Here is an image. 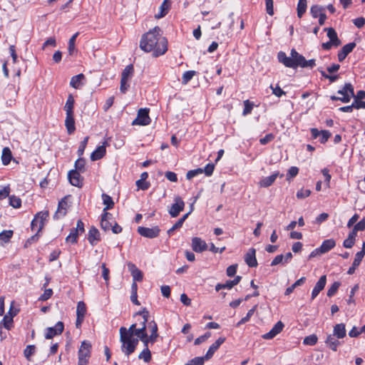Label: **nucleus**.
Listing matches in <instances>:
<instances>
[{
    "label": "nucleus",
    "instance_id": "1",
    "mask_svg": "<svg viewBox=\"0 0 365 365\" xmlns=\"http://www.w3.org/2000/svg\"><path fill=\"white\" fill-rule=\"evenodd\" d=\"M138 314L142 316L139 324L135 323L130 325L128 329L121 327L119 329L121 351L126 356H129L135 351L138 344V339L145 337L147 334L146 324L148 319V312L144 309L143 312H138Z\"/></svg>",
    "mask_w": 365,
    "mask_h": 365
},
{
    "label": "nucleus",
    "instance_id": "2",
    "mask_svg": "<svg viewBox=\"0 0 365 365\" xmlns=\"http://www.w3.org/2000/svg\"><path fill=\"white\" fill-rule=\"evenodd\" d=\"M140 48L145 52H153L155 57L163 55L168 50V41L162 36L161 29L155 26L143 35Z\"/></svg>",
    "mask_w": 365,
    "mask_h": 365
},
{
    "label": "nucleus",
    "instance_id": "3",
    "mask_svg": "<svg viewBox=\"0 0 365 365\" xmlns=\"http://www.w3.org/2000/svg\"><path fill=\"white\" fill-rule=\"evenodd\" d=\"M277 58L280 63L288 68H296L299 66L312 68L316 65L314 59L306 60L302 55L294 48L291 50L290 56H287L283 51H279L277 54Z\"/></svg>",
    "mask_w": 365,
    "mask_h": 365
},
{
    "label": "nucleus",
    "instance_id": "4",
    "mask_svg": "<svg viewBox=\"0 0 365 365\" xmlns=\"http://www.w3.org/2000/svg\"><path fill=\"white\" fill-rule=\"evenodd\" d=\"M91 347L90 342L87 341H82L78 351V365H88L89 358L91 357Z\"/></svg>",
    "mask_w": 365,
    "mask_h": 365
},
{
    "label": "nucleus",
    "instance_id": "5",
    "mask_svg": "<svg viewBox=\"0 0 365 365\" xmlns=\"http://www.w3.org/2000/svg\"><path fill=\"white\" fill-rule=\"evenodd\" d=\"M337 93L341 96L337 97L335 96H331L330 98L332 101H341L343 103H349L351 98L354 97V87L349 83H346L341 90L338 91Z\"/></svg>",
    "mask_w": 365,
    "mask_h": 365
},
{
    "label": "nucleus",
    "instance_id": "6",
    "mask_svg": "<svg viewBox=\"0 0 365 365\" xmlns=\"http://www.w3.org/2000/svg\"><path fill=\"white\" fill-rule=\"evenodd\" d=\"M84 231L83 222L81 220H78L76 227L72 229L70 234L66 238V242L76 244L77 242L78 235L84 232Z\"/></svg>",
    "mask_w": 365,
    "mask_h": 365
},
{
    "label": "nucleus",
    "instance_id": "7",
    "mask_svg": "<svg viewBox=\"0 0 365 365\" xmlns=\"http://www.w3.org/2000/svg\"><path fill=\"white\" fill-rule=\"evenodd\" d=\"M150 123L149 109L140 108L138 111L137 118L133 121L132 125H148Z\"/></svg>",
    "mask_w": 365,
    "mask_h": 365
},
{
    "label": "nucleus",
    "instance_id": "8",
    "mask_svg": "<svg viewBox=\"0 0 365 365\" xmlns=\"http://www.w3.org/2000/svg\"><path fill=\"white\" fill-rule=\"evenodd\" d=\"M185 207V203L182 198L179 196L175 197V203L172 205L169 214L173 217H176L178 216L180 212L183 210Z\"/></svg>",
    "mask_w": 365,
    "mask_h": 365
},
{
    "label": "nucleus",
    "instance_id": "9",
    "mask_svg": "<svg viewBox=\"0 0 365 365\" xmlns=\"http://www.w3.org/2000/svg\"><path fill=\"white\" fill-rule=\"evenodd\" d=\"M138 232L145 237L148 238H154L159 235L160 229L158 227H154L152 228L145 227H139L138 228Z\"/></svg>",
    "mask_w": 365,
    "mask_h": 365
},
{
    "label": "nucleus",
    "instance_id": "10",
    "mask_svg": "<svg viewBox=\"0 0 365 365\" xmlns=\"http://www.w3.org/2000/svg\"><path fill=\"white\" fill-rule=\"evenodd\" d=\"M63 323L58 322L53 327L47 328L45 337L48 339H52L56 335L61 334L63 331Z\"/></svg>",
    "mask_w": 365,
    "mask_h": 365
},
{
    "label": "nucleus",
    "instance_id": "11",
    "mask_svg": "<svg viewBox=\"0 0 365 365\" xmlns=\"http://www.w3.org/2000/svg\"><path fill=\"white\" fill-rule=\"evenodd\" d=\"M81 172L77 170H73L68 172V178L70 183L76 187H81L83 185V178L80 175Z\"/></svg>",
    "mask_w": 365,
    "mask_h": 365
},
{
    "label": "nucleus",
    "instance_id": "12",
    "mask_svg": "<svg viewBox=\"0 0 365 365\" xmlns=\"http://www.w3.org/2000/svg\"><path fill=\"white\" fill-rule=\"evenodd\" d=\"M192 248L196 252H202L207 249V245L201 238L195 237L192 239Z\"/></svg>",
    "mask_w": 365,
    "mask_h": 365
},
{
    "label": "nucleus",
    "instance_id": "13",
    "mask_svg": "<svg viewBox=\"0 0 365 365\" xmlns=\"http://www.w3.org/2000/svg\"><path fill=\"white\" fill-rule=\"evenodd\" d=\"M327 282L326 275L322 276L318 282L316 283L312 292V299H315L319 292L324 289Z\"/></svg>",
    "mask_w": 365,
    "mask_h": 365
},
{
    "label": "nucleus",
    "instance_id": "14",
    "mask_svg": "<svg viewBox=\"0 0 365 365\" xmlns=\"http://www.w3.org/2000/svg\"><path fill=\"white\" fill-rule=\"evenodd\" d=\"M225 337H220L218 338L208 349L206 354L205 358L207 359H210L214 353L219 349V347L225 341Z\"/></svg>",
    "mask_w": 365,
    "mask_h": 365
},
{
    "label": "nucleus",
    "instance_id": "15",
    "mask_svg": "<svg viewBox=\"0 0 365 365\" xmlns=\"http://www.w3.org/2000/svg\"><path fill=\"white\" fill-rule=\"evenodd\" d=\"M256 250L254 248H251L245 255V260L247 264L250 267H255L257 266V262L255 257Z\"/></svg>",
    "mask_w": 365,
    "mask_h": 365
},
{
    "label": "nucleus",
    "instance_id": "16",
    "mask_svg": "<svg viewBox=\"0 0 365 365\" xmlns=\"http://www.w3.org/2000/svg\"><path fill=\"white\" fill-rule=\"evenodd\" d=\"M67 202L66 198L62 199L58 205V209L53 215V218L56 220L60 219L66 215Z\"/></svg>",
    "mask_w": 365,
    "mask_h": 365
},
{
    "label": "nucleus",
    "instance_id": "17",
    "mask_svg": "<svg viewBox=\"0 0 365 365\" xmlns=\"http://www.w3.org/2000/svg\"><path fill=\"white\" fill-rule=\"evenodd\" d=\"M112 218V215L109 212H105L102 215L101 227L103 230L108 231L110 230V227H112L113 225L112 222H110Z\"/></svg>",
    "mask_w": 365,
    "mask_h": 365
},
{
    "label": "nucleus",
    "instance_id": "18",
    "mask_svg": "<svg viewBox=\"0 0 365 365\" xmlns=\"http://www.w3.org/2000/svg\"><path fill=\"white\" fill-rule=\"evenodd\" d=\"M106 143H103L102 145L98 146L91 155V159L93 161L98 160L102 158L106 152Z\"/></svg>",
    "mask_w": 365,
    "mask_h": 365
},
{
    "label": "nucleus",
    "instance_id": "19",
    "mask_svg": "<svg viewBox=\"0 0 365 365\" xmlns=\"http://www.w3.org/2000/svg\"><path fill=\"white\" fill-rule=\"evenodd\" d=\"M15 315L16 312H12L11 308L8 314H6L4 317L1 323L3 324L5 329H6L7 330H10L13 327V318Z\"/></svg>",
    "mask_w": 365,
    "mask_h": 365
},
{
    "label": "nucleus",
    "instance_id": "20",
    "mask_svg": "<svg viewBox=\"0 0 365 365\" xmlns=\"http://www.w3.org/2000/svg\"><path fill=\"white\" fill-rule=\"evenodd\" d=\"M88 240L92 245H96L100 240V233L98 230L92 227L88 234Z\"/></svg>",
    "mask_w": 365,
    "mask_h": 365
},
{
    "label": "nucleus",
    "instance_id": "21",
    "mask_svg": "<svg viewBox=\"0 0 365 365\" xmlns=\"http://www.w3.org/2000/svg\"><path fill=\"white\" fill-rule=\"evenodd\" d=\"M279 172H275L270 176L264 178L259 182V186L262 187H267L273 184L277 178L279 176Z\"/></svg>",
    "mask_w": 365,
    "mask_h": 365
},
{
    "label": "nucleus",
    "instance_id": "22",
    "mask_svg": "<svg viewBox=\"0 0 365 365\" xmlns=\"http://www.w3.org/2000/svg\"><path fill=\"white\" fill-rule=\"evenodd\" d=\"M325 344L331 350L336 351L338 346L340 344V342L336 339V336L334 334H329L325 341Z\"/></svg>",
    "mask_w": 365,
    "mask_h": 365
},
{
    "label": "nucleus",
    "instance_id": "23",
    "mask_svg": "<svg viewBox=\"0 0 365 365\" xmlns=\"http://www.w3.org/2000/svg\"><path fill=\"white\" fill-rule=\"evenodd\" d=\"M336 245V242L334 239H328L324 240L322 245L319 247L321 253H327L333 249Z\"/></svg>",
    "mask_w": 365,
    "mask_h": 365
},
{
    "label": "nucleus",
    "instance_id": "24",
    "mask_svg": "<svg viewBox=\"0 0 365 365\" xmlns=\"http://www.w3.org/2000/svg\"><path fill=\"white\" fill-rule=\"evenodd\" d=\"M327 31V36L329 38V41L333 43L334 46H338L341 44V41L337 36V34L335 30L332 28L324 29Z\"/></svg>",
    "mask_w": 365,
    "mask_h": 365
},
{
    "label": "nucleus",
    "instance_id": "25",
    "mask_svg": "<svg viewBox=\"0 0 365 365\" xmlns=\"http://www.w3.org/2000/svg\"><path fill=\"white\" fill-rule=\"evenodd\" d=\"M346 328L344 324H337L334 327L333 334L337 339H342L346 336Z\"/></svg>",
    "mask_w": 365,
    "mask_h": 365
},
{
    "label": "nucleus",
    "instance_id": "26",
    "mask_svg": "<svg viewBox=\"0 0 365 365\" xmlns=\"http://www.w3.org/2000/svg\"><path fill=\"white\" fill-rule=\"evenodd\" d=\"M170 7V3L169 2V0H164L159 8L160 11L157 14H155V17L156 19H160L164 17L168 14Z\"/></svg>",
    "mask_w": 365,
    "mask_h": 365
},
{
    "label": "nucleus",
    "instance_id": "27",
    "mask_svg": "<svg viewBox=\"0 0 365 365\" xmlns=\"http://www.w3.org/2000/svg\"><path fill=\"white\" fill-rule=\"evenodd\" d=\"M65 125L67 129V132L68 134L73 133L75 130V120H74V114L66 115L65 120Z\"/></svg>",
    "mask_w": 365,
    "mask_h": 365
},
{
    "label": "nucleus",
    "instance_id": "28",
    "mask_svg": "<svg viewBox=\"0 0 365 365\" xmlns=\"http://www.w3.org/2000/svg\"><path fill=\"white\" fill-rule=\"evenodd\" d=\"M85 79V76L83 73L78 74L71 78L70 85L71 87L78 89L83 85V80Z\"/></svg>",
    "mask_w": 365,
    "mask_h": 365
},
{
    "label": "nucleus",
    "instance_id": "29",
    "mask_svg": "<svg viewBox=\"0 0 365 365\" xmlns=\"http://www.w3.org/2000/svg\"><path fill=\"white\" fill-rule=\"evenodd\" d=\"M12 160V154L11 150L6 147L2 150L1 161L4 165H7Z\"/></svg>",
    "mask_w": 365,
    "mask_h": 365
},
{
    "label": "nucleus",
    "instance_id": "30",
    "mask_svg": "<svg viewBox=\"0 0 365 365\" xmlns=\"http://www.w3.org/2000/svg\"><path fill=\"white\" fill-rule=\"evenodd\" d=\"M74 102L72 95H69L64 106L66 115H73Z\"/></svg>",
    "mask_w": 365,
    "mask_h": 365
},
{
    "label": "nucleus",
    "instance_id": "31",
    "mask_svg": "<svg viewBox=\"0 0 365 365\" xmlns=\"http://www.w3.org/2000/svg\"><path fill=\"white\" fill-rule=\"evenodd\" d=\"M134 73V68L132 64L128 65L121 73V79L129 81Z\"/></svg>",
    "mask_w": 365,
    "mask_h": 365
},
{
    "label": "nucleus",
    "instance_id": "32",
    "mask_svg": "<svg viewBox=\"0 0 365 365\" xmlns=\"http://www.w3.org/2000/svg\"><path fill=\"white\" fill-rule=\"evenodd\" d=\"M49 216V213H48V211H42V212H38L34 219H37L38 220V224L41 225V227L43 228L44 225H45V222L47 221V219Z\"/></svg>",
    "mask_w": 365,
    "mask_h": 365
},
{
    "label": "nucleus",
    "instance_id": "33",
    "mask_svg": "<svg viewBox=\"0 0 365 365\" xmlns=\"http://www.w3.org/2000/svg\"><path fill=\"white\" fill-rule=\"evenodd\" d=\"M363 258L364 257H362L361 254H356L352 266L349 269L347 272L349 274H353L354 273L356 269L359 266Z\"/></svg>",
    "mask_w": 365,
    "mask_h": 365
},
{
    "label": "nucleus",
    "instance_id": "34",
    "mask_svg": "<svg viewBox=\"0 0 365 365\" xmlns=\"http://www.w3.org/2000/svg\"><path fill=\"white\" fill-rule=\"evenodd\" d=\"M310 12L312 17L315 19L325 12V8L322 6L314 5L311 7Z\"/></svg>",
    "mask_w": 365,
    "mask_h": 365
},
{
    "label": "nucleus",
    "instance_id": "35",
    "mask_svg": "<svg viewBox=\"0 0 365 365\" xmlns=\"http://www.w3.org/2000/svg\"><path fill=\"white\" fill-rule=\"evenodd\" d=\"M190 212L184 215L180 219L178 220V221L168 231V234L170 235L175 230L180 228L185 220L187 219V216L189 215Z\"/></svg>",
    "mask_w": 365,
    "mask_h": 365
},
{
    "label": "nucleus",
    "instance_id": "36",
    "mask_svg": "<svg viewBox=\"0 0 365 365\" xmlns=\"http://www.w3.org/2000/svg\"><path fill=\"white\" fill-rule=\"evenodd\" d=\"M78 34H79L78 32L76 33L69 39L68 52V54L71 56H72L76 51L75 43H76V39L77 36H78Z\"/></svg>",
    "mask_w": 365,
    "mask_h": 365
},
{
    "label": "nucleus",
    "instance_id": "37",
    "mask_svg": "<svg viewBox=\"0 0 365 365\" xmlns=\"http://www.w3.org/2000/svg\"><path fill=\"white\" fill-rule=\"evenodd\" d=\"M306 280V278L304 277H301L300 279H299L298 280H297L291 287H289L286 289L285 290V294L286 295H289L291 293L293 292L294 289L299 287V286H301L302 284H303L304 283Z\"/></svg>",
    "mask_w": 365,
    "mask_h": 365
},
{
    "label": "nucleus",
    "instance_id": "38",
    "mask_svg": "<svg viewBox=\"0 0 365 365\" xmlns=\"http://www.w3.org/2000/svg\"><path fill=\"white\" fill-rule=\"evenodd\" d=\"M307 4V0H299L297 4V16L299 18H302L303 14L306 12Z\"/></svg>",
    "mask_w": 365,
    "mask_h": 365
},
{
    "label": "nucleus",
    "instance_id": "39",
    "mask_svg": "<svg viewBox=\"0 0 365 365\" xmlns=\"http://www.w3.org/2000/svg\"><path fill=\"white\" fill-rule=\"evenodd\" d=\"M102 199L103 200V204L106 205V207L104 208L105 212L106 210L111 209L113 207L114 203L112 197L107 194H103Z\"/></svg>",
    "mask_w": 365,
    "mask_h": 365
},
{
    "label": "nucleus",
    "instance_id": "40",
    "mask_svg": "<svg viewBox=\"0 0 365 365\" xmlns=\"http://www.w3.org/2000/svg\"><path fill=\"white\" fill-rule=\"evenodd\" d=\"M131 274L133 278L134 282L138 281L140 282L143 279V273L142 272L138 269L135 266L132 265Z\"/></svg>",
    "mask_w": 365,
    "mask_h": 365
},
{
    "label": "nucleus",
    "instance_id": "41",
    "mask_svg": "<svg viewBox=\"0 0 365 365\" xmlns=\"http://www.w3.org/2000/svg\"><path fill=\"white\" fill-rule=\"evenodd\" d=\"M86 314V306L83 302H78L76 308V315L84 317Z\"/></svg>",
    "mask_w": 365,
    "mask_h": 365
},
{
    "label": "nucleus",
    "instance_id": "42",
    "mask_svg": "<svg viewBox=\"0 0 365 365\" xmlns=\"http://www.w3.org/2000/svg\"><path fill=\"white\" fill-rule=\"evenodd\" d=\"M138 358L148 363L151 360V353L148 348H145L139 354Z\"/></svg>",
    "mask_w": 365,
    "mask_h": 365
},
{
    "label": "nucleus",
    "instance_id": "43",
    "mask_svg": "<svg viewBox=\"0 0 365 365\" xmlns=\"http://www.w3.org/2000/svg\"><path fill=\"white\" fill-rule=\"evenodd\" d=\"M36 351V346L34 345H28L24 351V355L29 361L31 360V356L34 354Z\"/></svg>",
    "mask_w": 365,
    "mask_h": 365
},
{
    "label": "nucleus",
    "instance_id": "44",
    "mask_svg": "<svg viewBox=\"0 0 365 365\" xmlns=\"http://www.w3.org/2000/svg\"><path fill=\"white\" fill-rule=\"evenodd\" d=\"M256 308H257V305H255V307H253L251 309H250L248 311V312L247 313V315L243 317L237 324V326L239 327L240 326L241 324H243L245 323H246L247 322H248L251 317L254 314L255 310H256Z\"/></svg>",
    "mask_w": 365,
    "mask_h": 365
},
{
    "label": "nucleus",
    "instance_id": "45",
    "mask_svg": "<svg viewBox=\"0 0 365 365\" xmlns=\"http://www.w3.org/2000/svg\"><path fill=\"white\" fill-rule=\"evenodd\" d=\"M13 235L12 230H4L0 233V241L4 243L8 242Z\"/></svg>",
    "mask_w": 365,
    "mask_h": 365
},
{
    "label": "nucleus",
    "instance_id": "46",
    "mask_svg": "<svg viewBox=\"0 0 365 365\" xmlns=\"http://www.w3.org/2000/svg\"><path fill=\"white\" fill-rule=\"evenodd\" d=\"M317 339L318 338L315 334H312L306 336L304 339L303 343L305 345L313 346L317 344Z\"/></svg>",
    "mask_w": 365,
    "mask_h": 365
},
{
    "label": "nucleus",
    "instance_id": "47",
    "mask_svg": "<svg viewBox=\"0 0 365 365\" xmlns=\"http://www.w3.org/2000/svg\"><path fill=\"white\" fill-rule=\"evenodd\" d=\"M195 71H185L182 77V83L187 84L195 76Z\"/></svg>",
    "mask_w": 365,
    "mask_h": 365
},
{
    "label": "nucleus",
    "instance_id": "48",
    "mask_svg": "<svg viewBox=\"0 0 365 365\" xmlns=\"http://www.w3.org/2000/svg\"><path fill=\"white\" fill-rule=\"evenodd\" d=\"M9 204L14 208H19L21 205V200L19 197L11 195L9 197Z\"/></svg>",
    "mask_w": 365,
    "mask_h": 365
},
{
    "label": "nucleus",
    "instance_id": "49",
    "mask_svg": "<svg viewBox=\"0 0 365 365\" xmlns=\"http://www.w3.org/2000/svg\"><path fill=\"white\" fill-rule=\"evenodd\" d=\"M253 103H251L249 100H246L244 101V110L242 112V115L244 116L251 113L253 108Z\"/></svg>",
    "mask_w": 365,
    "mask_h": 365
},
{
    "label": "nucleus",
    "instance_id": "50",
    "mask_svg": "<svg viewBox=\"0 0 365 365\" xmlns=\"http://www.w3.org/2000/svg\"><path fill=\"white\" fill-rule=\"evenodd\" d=\"M241 280L240 276H237L233 280H228L225 284V287L227 289H231L234 286L237 285Z\"/></svg>",
    "mask_w": 365,
    "mask_h": 365
},
{
    "label": "nucleus",
    "instance_id": "51",
    "mask_svg": "<svg viewBox=\"0 0 365 365\" xmlns=\"http://www.w3.org/2000/svg\"><path fill=\"white\" fill-rule=\"evenodd\" d=\"M85 160L82 158H79L75 163V170L78 172L83 173L84 171Z\"/></svg>",
    "mask_w": 365,
    "mask_h": 365
},
{
    "label": "nucleus",
    "instance_id": "52",
    "mask_svg": "<svg viewBox=\"0 0 365 365\" xmlns=\"http://www.w3.org/2000/svg\"><path fill=\"white\" fill-rule=\"evenodd\" d=\"M339 286L340 283L339 282H334L327 291V296L329 297L334 296L336 293Z\"/></svg>",
    "mask_w": 365,
    "mask_h": 365
},
{
    "label": "nucleus",
    "instance_id": "53",
    "mask_svg": "<svg viewBox=\"0 0 365 365\" xmlns=\"http://www.w3.org/2000/svg\"><path fill=\"white\" fill-rule=\"evenodd\" d=\"M202 173H203V170L202 168H197V169H195V170H189L187 173L186 178H187V180H191L194 177H195L197 175L201 174Z\"/></svg>",
    "mask_w": 365,
    "mask_h": 365
},
{
    "label": "nucleus",
    "instance_id": "54",
    "mask_svg": "<svg viewBox=\"0 0 365 365\" xmlns=\"http://www.w3.org/2000/svg\"><path fill=\"white\" fill-rule=\"evenodd\" d=\"M331 134L329 130H321L319 141L321 143H325L328 139L331 137Z\"/></svg>",
    "mask_w": 365,
    "mask_h": 365
},
{
    "label": "nucleus",
    "instance_id": "55",
    "mask_svg": "<svg viewBox=\"0 0 365 365\" xmlns=\"http://www.w3.org/2000/svg\"><path fill=\"white\" fill-rule=\"evenodd\" d=\"M355 46L356 43L354 42H351L344 45L341 49V51H343L345 53V55H348L353 51Z\"/></svg>",
    "mask_w": 365,
    "mask_h": 365
},
{
    "label": "nucleus",
    "instance_id": "56",
    "mask_svg": "<svg viewBox=\"0 0 365 365\" xmlns=\"http://www.w3.org/2000/svg\"><path fill=\"white\" fill-rule=\"evenodd\" d=\"M311 194V191L307 189H301L297 192V197L299 199H303L309 197Z\"/></svg>",
    "mask_w": 365,
    "mask_h": 365
},
{
    "label": "nucleus",
    "instance_id": "57",
    "mask_svg": "<svg viewBox=\"0 0 365 365\" xmlns=\"http://www.w3.org/2000/svg\"><path fill=\"white\" fill-rule=\"evenodd\" d=\"M270 88L272 90V93L277 97H281L282 95L285 94V92L278 85L275 87L271 85Z\"/></svg>",
    "mask_w": 365,
    "mask_h": 365
},
{
    "label": "nucleus",
    "instance_id": "58",
    "mask_svg": "<svg viewBox=\"0 0 365 365\" xmlns=\"http://www.w3.org/2000/svg\"><path fill=\"white\" fill-rule=\"evenodd\" d=\"M88 137H86L83 140L81 143L79 147H78V155L81 157V155H83V153H84V150H85V148L87 145V143H88Z\"/></svg>",
    "mask_w": 365,
    "mask_h": 365
},
{
    "label": "nucleus",
    "instance_id": "59",
    "mask_svg": "<svg viewBox=\"0 0 365 365\" xmlns=\"http://www.w3.org/2000/svg\"><path fill=\"white\" fill-rule=\"evenodd\" d=\"M274 139V135L272 133L267 134L264 138L259 139V143L262 145H266Z\"/></svg>",
    "mask_w": 365,
    "mask_h": 365
},
{
    "label": "nucleus",
    "instance_id": "60",
    "mask_svg": "<svg viewBox=\"0 0 365 365\" xmlns=\"http://www.w3.org/2000/svg\"><path fill=\"white\" fill-rule=\"evenodd\" d=\"M210 336H211V333L210 332H206L204 335L197 337L195 340V345L200 344L201 343L205 341L208 338H210Z\"/></svg>",
    "mask_w": 365,
    "mask_h": 365
},
{
    "label": "nucleus",
    "instance_id": "61",
    "mask_svg": "<svg viewBox=\"0 0 365 365\" xmlns=\"http://www.w3.org/2000/svg\"><path fill=\"white\" fill-rule=\"evenodd\" d=\"M37 222H38V220L34 219L31 221V230L33 232H36V233H38L39 232H41V230L43 228L41 227V225H38Z\"/></svg>",
    "mask_w": 365,
    "mask_h": 365
},
{
    "label": "nucleus",
    "instance_id": "62",
    "mask_svg": "<svg viewBox=\"0 0 365 365\" xmlns=\"http://www.w3.org/2000/svg\"><path fill=\"white\" fill-rule=\"evenodd\" d=\"M204 364V358L203 357H195L190 360L185 365H203Z\"/></svg>",
    "mask_w": 365,
    "mask_h": 365
},
{
    "label": "nucleus",
    "instance_id": "63",
    "mask_svg": "<svg viewBox=\"0 0 365 365\" xmlns=\"http://www.w3.org/2000/svg\"><path fill=\"white\" fill-rule=\"evenodd\" d=\"M352 103L354 108H365V101H362L361 100L354 99Z\"/></svg>",
    "mask_w": 365,
    "mask_h": 365
},
{
    "label": "nucleus",
    "instance_id": "64",
    "mask_svg": "<svg viewBox=\"0 0 365 365\" xmlns=\"http://www.w3.org/2000/svg\"><path fill=\"white\" fill-rule=\"evenodd\" d=\"M354 227L357 231H364L365 230V217L356 223Z\"/></svg>",
    "mask_w": 365,
    "mask_h": 365
}]
</instances>
